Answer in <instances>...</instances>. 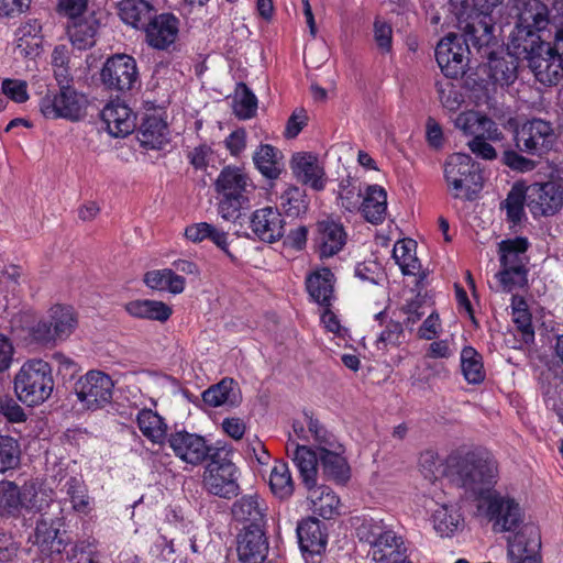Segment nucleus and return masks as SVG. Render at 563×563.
Masks as SVG:
<instances>
[{
    "label": "nucleus",
    "mask_w": 563,
    "mask_h": 563,
    "mask_svg": "<svg viewBox=\"0 0 563 563\" xmlns=\"http://www.w3.org/2000/svg\"><path fill=\"white\" fill-rule=\"evenodd\" d=\"M42 25L37 20H30L16 30L14 53L24 58H33L40 54L42 46Z\"/></svg>",
    "instance_id": "33"
},
{
    "label": "nucleus",
    "mask_w": 563,
    "mask_h": 563,
    "mask_svg": "<svg viewBox=\"0 0 563 563\" xmlns=\"http://www.w3.org/2000/svg\"><path fill=\"white\" fill-rule=\"evenodd\" d=\"M529 242L526 238H515L499 243L501 267L527 268V251Z\"/></svg>",
    "instance_id": "40"
},
{
    "label": "nucleus",
    "mask_w": 563,
    "mask_h": 563,
    "mask_svg": "<svg viewBox=\"0 0 563 563\" xmlns=\"http://www.w3.org/2000/svg\"><path fill=\"white\" fill-rule=\"evenodd\" d=\"M101 81L109 89L118 92L132 90L139 82L136 60L125 54L109 57L101 69Z\"/></svg>",
    "instance_id": "12"
},
{
    "label": "nucleus",
    "mask_w": 563,
    "mask_h": 563,
    "mask_svg": "<svg viewBox=\"0 0 563 563\" xmlns=\"http://www.w3.org/2000/svg\"><path fill=\"white\" fill-rule=\"evenodd\" d=\"M358 539L371 545L374 561L379 563H399L406 559L407 547L401 536H398L383 520L364 519L356 529Z\"/></svg>",
    "instance_id": "4"
},
{
    "label": "nucleus",
    "mask_w": 563,
    "mask_h": 563,
    "mask_svg": "<svg viewBox=\"0 0 563 563\" xmlns=\"http://www.w3.org/2000/svg\"><path fill=\"white\" fill-rule=\"evenodd\" d=\"M308 499L311 504V510L313 514L327 520L332 519L340 514V498L330 487L324 485H314L311 488H308Z\"/></svg>",
    "instance_id": "35"
},
{
    "label": "nucleus",
    "mask_w": 563,
    "mask_h": 563,
    "mask_svg": "<svg viewBox=\"0 0 563 563\" xmlns=\"http://www.w3.org/2000/svg\"><path fill=\"white\" fill-rule=\"evenodd\" d=\"M291 170L297 180L311 187L316 191L324 189L327 184L325 173L319 165L316 155L310 153H296L291 158Z\"/></svg>",
    "instance_id": "27"
},
{
    "label": "nucleus",
    "mask_w": 563,
    "mask_h": 563,
    "mask_svg": "<svg viewBox=\"0 0 563 563\" xmlns=\"http://www.w3.org/2000/svg\"><path fill=\"white\" fill-rule=\"evenodd\" d=\"M512 320L517 329L521 332L522 340L528 343L533 340L534 331L531 324V314L528 311L527 303L522 298H512Z\"/></svg>",
    "instance_id": "56"
},
{
    "label": "nucleus",
    "mask_w": 563,
    "mask_h": 563,
    "mask_svg": "<svg viewBox=\"0 0 563 563\" xmlns=\"http://www.w3.org/2000/svg\"><path fill=\"white\" fill-rule=\"evenodd\" d=\"M494 24L488 16L471 19L464 27L463 36L450 34L435 47V59L448 78L463 76L468 64L471 47L481 55L482 49L494 41Z\"/></svg>",
    "instance_id": "1"
},
{
    "label": "nucleus",
    "mask_w": 563,
    "mask_h": 563,
    "mask_svg": "<svg viewBox=\"0 0 563 563\" xmlns=\"http://www.w3.org/2000/svg\"><path fill=\"white\" fill-rule=\"evenodd\" d=\"M363 196V191L357 180L347 176L340 181L338 189V200L340 207L345 211H357L360 209V202Z\"/></svg>",
    "instance_id": "52"
},
{
    "label": "nucleus",
    "mask_w": 563,
    "mask_h": 563,
    "mask_svg": "<svg viewBox=\"0 0 563 563\" xmlns=\"http://www.w3.org/2000/svg\"><path fill=\"white\" fill-rule=\"evenodd\" d=\"M454 125L470 139H489L493 142L504 140V133L498 124L492 118L478 111L468 110L459 113L454 120Z\"/></svg>",
    "instance_id": "19"
},
{
    "label": "nucleus",
    "mask_w": 563,
    "mask_h": 563,
    "mask_svg": "<svg viewBox=\"0 0 563 563\" xmlns=\"http://www.w3.org/2000/svg\"><path fill=\"white\" fill-rule=\"evenodd\" d=\"M453 481L471 497L484 500L497 483V463L487 452L454 453L448 459Z\"/></svg>",
    "instance_id": "2"
},
{
    "label": "nucleus",
    "mask_w": 563,
    "mask_h": 563,
    "mask_svg": "<svg viewBox=\"0 0 563 563\" xmlns=\"http://www.w3.org/2000/svg\"><path fill=\"white\" fill-rule=\"evenodd\" d=\"M167 442L178 459L194 466L200 465L213 455L212 448L206 439L196 433L177 431L168 437Z\"/></svg>",
    "instance_id": "18"
},
{
    "label": "nucleus",
    "mask_w": 563,
    "mask_h": 563,
    "mask_svg": "<svg viewBox=\"0 0 563 563\" xmlns=\"http://www.w3.org/2000/svg\"><path fill=\"white\" fill-rule=\"evenodd\" d=\"M269 486L274 495L287 498L292 495L294 483L286 463L277 462L269 475Z\"/></svg>",
    "instance_id": "54"
},
{
    "label": "nucleus",
    "mask_w": 563,
    "mask_h": 563,
    "mask_svg": "<svg viewBox=\"0 0 563 563\" xmlns=\"http://www.w3.org/2000/svg\"><path fill=\"white\" fill-rule=\"evenodd\" d=\"M461 368L464 378L470 384H481L485 379V371L481 354L472 346H465L461 352Z\"/></svg>",
    "instance_id": "48"
},
{
    "label": "nucleus",
    "mask_w": 563,
    "mask_h": 563,
    "mask_svg": "<svg viewBox=\"0 0 563 563\" xmlns=\"http://www.w3.org/2000/svg\"><path fill=\"white\" fill-rule=\"evenodd\" d=\"M137 426L144 437L154 443H161L166 435V424L161 416L151 409L141 410L136 417Z\"/></svg>",
    "instance_id": "47"
},
{
    "label": "nucleus",
    "mask_w": 563,
    "mask_h": 563,
    "mask_svg": "<svg viewBox=\"0 0 563 563\" xmlns=\"http://www.w3.org/2000/svg\"><path fill=\"white\" fill-rule=\"evenodd\" d=\"M507 558L510 563H542L541 537L532 526L507 538Z\"/></svg>",
    "instance_id": "17"
},
{
    "label": "nucleus",
    "mask_w": 563,
    "mask_h": 563,
    "mask_svg": "<svg viewBox=\"0 0 563 563\" xmlns=\"http://www.w3.org/2000/svg\"><path fill=\"white\" fill-rule=\"evenodd\" d=\"M462 522L461 514L453 506L442 505L433 514V527L441 537H451Z\"/></svg>",
    "instance_id": "46"
},
{
    "label": "nucleus",
    "mask_w": 563,
    "mask_h": 563,
    "mask_svg": "<svg viewBox=\"0 0 563 563\" xmlns=\"http://www.w3.org/2000/svg\"><path fill=\"white\" fill-rule=\"evenodd\" d=\"M267 505L258 495H245L232 506V516L236 521L247 523L244 528L266 526Z\"/></svg>",
    "instance_id": "30"
},
{
    "label": "nucleus",
    "mask_w": 563,
    "mask_h": 563,
    "mask_svg": "<svg viewBox=\"0 0 563 563\" xmlns=\"http://www.w3.org/2000/svg\"><path fill=\"white\" fill-rule=\"evenodd\" d=\"M113 387V380L108 374L89 371L76 383L75 391L87 409L97 410L111 402Z\"/></svg>",
    "instance_id": "13"
},
{
    "label": "nucleus",
    "mask_w": 563,
    "mask_h": 563,
    "mask_svg": "<svg viewBox=\"0 0 563 563\" xmlns=\"http://www.w3.org/2000/svg\"><path fill=\"white\" fill-rule=\"evenodd\" d=\"M118 9L121 20L135 29H144L156 12L146 0H122Z\"/></svg>",
    "instance_id": "37"
},
{
    "label": "nucleus",
    "mask_w": 563,
    "mask_h": 563,
    "mask_svg": "<svg viewBox=\"0 0 563 563\" xmlns=\"http://www.w3.org/2000/svg\"><path fill=\"white\" fill-rule=\"evenodd\" d=\"M444 179L455 199L472 201L483 188L478 165L465 153H453L443 166Z\"/></svg>",
    "instance_id": "5"
},
{
    "label": "nucleus",
    "mask_w": 563,
    "mask_h": 563,
    "mask_svg": "<svg viewBox=\"0 0 563 563\" xmlns=\"http://www.w3.org/2000/svg\"><path fill=\"white\" fill-rule=\"evenodd\" d=\"M320 464L323 473L331 479L344 483L350 477V467L342 455L341 449H328L319 453Z\"/></svg>",
    "instance_id": "43"
},
{
    "label": "nucleus",
    "mask_w": 563,
    "mask_h": 563,
    "mask_svg": "<svg viewBox=\"0 0 563 563\" xmlns=\"http://www.w3.org/2000/svg\"><path fill=\"white\" fill-rule=\"evenodd\" d=\"M178 26L179 21L174 14L163 13L157 15L155 12L143 29L146 42L153 48L166 49L175 43L178 36Z\"/></svg>",
    "instance_id": "22"
},
{
    "label": "nucleus",
    "mask_w": 563,
    "mask_h": 563,
    "mask_svg": "<svg viewBox=\"0 0 563 563\" xmlns=\"http://www.w3.org/2000/svg\"><path fill=\"white\" fill-rule=\"evenodd\" d=\"M307 420L308 432L310 433V440L318 444L319 453L323 452L328 449H341V444L338 442L336 438L330 433L320 422L319 420L312 418V416L305 415Z\"/></svg>",
    "instance_id": "57"
},
{
    "label": "nucleus",
    "mask_w": 563,
    "mask_h": 563,
    "mask_svg": "<svg viewBox=\"0 0 563 563\" xmlns=\"http://www.w3.org/2000/svg\"><path fill=\"white\" fill-rule=\"evenodd\" d=\"M101 118L109 134L114 137L126 136L135 128V117L132 110L119 100L109 102L102 109Z\"/></svg>",
    "instance_id": "28"
},
{
    "label": "nucleus",
    "mask_w": 563,
    "mask_h": 563,
    "mask_svg": "<svg viewBox=\"0 0 563 563\" xmlns=\"http://www.w3.org/2000/svg\"><path fill=\"white\" fill-rule=\"evenodd\" d=\"M484 507L495 532L515 531L523 521L520 505L514 498L499 493L494 492L482 500L478 509L482 510Z\"/></svg>",
    "instance_id": "10"
},
{
    "label": "nucleus",
    "mask_w": 563,
    "mask_h": 563,
    "mask_svg": "<svg viewBox=\"0 0 563 563\" xmlns=\"http://www.w3.org/2000/svg\"><path fill=\"white\" fill-rule=\"evenodd\" d=\"M437 89L441 103L450 111L457 110L464 101L462 93L452 82H438Z\"/></svg>",
    "instance_id": "62"
},
{
    "label": "nucleus",
    "mask_w": 563,
    "mask_h": 563,
    "mask_svg": "<svg viewBox=\"0 0 563 563\" xmlns=\"http://www.w3.org/2000/svg\"><path fill=\"white\" fill-rule=\"evenodd\" d=\"M548 42L541 38V33L520 27L515 24L507 44V49L518 59L529 60L540 49H547Z\"/></svg>",
    "instance_id": "29"
},
{
    "label": "nucleus",
    "mask_w": 563,
    "mask_h": 563,
    "mask_svg": "<svg viewBox=\"0 0 563 563\" xmlns=\"http://www.w3.org/2000/svg\"><path fill=\"white\" fill-rule=\"evenodd\" d=\"M496 275L505 291H512L517 287H523L528 282V269L519 267H501Z\"/></svg>",
    "instance_id": "59"
},
{
    "label": "nucleus",
    "mask_w": 563,
    "mask_h": 563,
    "mask_svg": "<svg viewBox=\"0 0 563 563\" xmlns=\"http://www.w3.org/2000/svg\"><path fill=\"white\" fill-rule=\"evenodd\" d=\"M69 563H98V551L95 541H78L68 554Z\"/></svg>",
    "instance_id": "60"
},
{
    "label": "nucleus",
    "mask_w": 563,
    "mask_h": 563,
    "mask_svg": "<svg viewBox=\"0 0 563 563\" xmlns=\"http://www.w3.org/2000/svg\"><path fill=\"white\" fill-rule=\"evenodd\" d=\"M21 449L16 439L0 435V473L15 468L20 463Z\"/></svg>",
    "instance_id": "58"
},
{
    "label": "nucleus",
    "mask_w": 563,
    "mask_h": 563,
    "mask_svg": "<svg viewBox=\"0 0 563 563\" xmlns=\"http://www.w3.org/2000/svg\"><path fill=\"white\" fill-rule=\"evenodd\" d=\"M269 545L265 527L243 528L236 538V552L241 563H263Z\"/></svg>",
    "instance_id": "21"
},
{
    "label": "nucleus",
    "mask_w": 563,
    "mask_h": 563,
    "mask_svg": "<svg viewBox=\"0 0 563 563\" xmlns=\"http://www.w3.org/2000/svg\"><path fill=\"white\" fill-rule=\"evenodd\" d=\"M514 142L517 151L542 157L553 148L556 134L551 122L533 118L516 128Z\"/></svg>",
    "instance_id": "7"
},
{
    "label": "nucleus",
    "mask_w": 563,
    "mask_h": 563,
    "mask_svg": "<svg viewBox=\"0 0 563 563\" xmlns=\"http://www.w3.org/2000/svg\"><path fill=\"white\" fill-rule=\"evenodd\" d=\"M62 492L68 496L73 509L80 514H88L90 510L89 496L87 488L81 478L71 476L69 477L62 487Z\"/></svg>",
    "instance_id": "53"
},
{
    "label": "nucleus",
    "mask_w": 563,
    "mask_h": 563,
    "mask_svg": "<svg viewBox=\"0 0 563 563\" xmlns=\"http://www.w3.org/2000/svg\"><path fill=\"white\" fill-rule=\"evenodd\" d=\"M357 211H361L364 219L372 224L383 223L387 213L386 190L379 185H368Z\"/></svg>",
    "instance_id": "32"
},
{
    "label": "nucleus",
    "mask_w": 563,
    "mask_h": 563,
    "mask_svg": "<svg viewBox=\"0 0 563 563\" xmlns=\"http://www.w3.org/2000/svg\"><path fill=\"white\" fill-rule=\"evenodd\" d=\"M245 200V197L222 195L218 203L219 216L224 221L235 222L241 216V208Z\"/></svg>",
    "instance_id": "61"
},
{
    "label": "nucleus",
    "mask_w": 563,
    "mask_h": 563,
    "mask_svg": "<svg viewBox=\"0 0 563 563\" xmlns=\"http://www.w3.org/2000/svg\"><path fill=\"white\" fill-rule=\"evenodd\" d=\"M516 25L543 33L551 24L550 10L541 0H515Z\"/></svg>",
    "instance_id": "25"
},
{
    "label": "nucleus",
    "mask_w": 563,
    "mask_h": 563,
    "mask_svg": "<svg viewBox=\"0 0 563 563\" xmlns=\"http://www.w3.org/2000/svg\"><path fill=\"white\" fill-rule=\"evenodd\" d=\"M233 112L241 120L252 119L257 112V98L244 82L235 87Z\"/></svg>",
    "instance_id": "50"
},
{
    "label": "nucleus",
    "mask_w": 563,
    "mask_h": 563,
    "mask_svg": "<svg viewBox=\"0 0 563 563\" xmlns=\"http://www.w3.org/2000/svg\"><path fill=\"white\" fill-rule=\"evenodd\" d=\"M16 398L27 407L45 402L54 389L52 366L42 358H32L22 364L13 378Z\"/></svg>",
    "instance_id": "3"
},
{
    "label": "nucleus",
    "mask_w": 563,
    "mask_h": 563,
    "mask_svg": "<svg viewBox=\"0 0 563 563\" xmlns=\"http://www.w3.org/2000/svg\"><path fill=\"white\" fill-rule=\"evenodd\" d=\"M202 400L210 407L233 408L241 404L242 396L238 383L233 378L225 377L206 389L202 393Z\"/></svg>",
    "instance_id": "31"
},
{
    "label": "nucleus",
    "mask_w": 563,
    "mask_h": 563,
    "mask_svg": "<svg viewBox=\"0 0 563 563\" xmlns=\"http://www.w3.org/2000/svg\"><path fill=\"white\" fill-rule=\"evenodd\" d=\"M1 91L16 103L25 102L29 99L27 84L24 80L7 78L1 84Z\"/></svg>",
    "instance_id": "63"
},
{
    "label": "nucleus",
    "mask_w": 563,
    "mask_h": 563,
    "mask_svg": "<svg viewBox=\"0 0 563 563\" xmlns=\"http://www.w3.org/2000/svg\"><path fill=\"white\" fill-rule=\"evenodd\" d=\"M507 218L512 223H519L525 216V206L528 207L527 188L514 186L505 202Z\"/></svg>",
    "instance_id": "55"
},
{
    "label": "nucleus",
    "mask_w": 563,
    "mask_h": 563,
    "mask_svg": "<svg viewBox=\"0 0 563 563\" xmlns=\"http://www.w3.org/2000/svg\"><path fill=\"white\" fill-rule=\"evenodd\" d=\"M527 62L536 79L543 85H556L563 77V63L550 43L547 44V49H540Z\"/></svg>",
    "instance_id": "26"
},
{
    "label": "nucleus",
    "mask_w": 563,
    "mask_h": 563,
    "mask_svg": "<svg viewBox=\"0 0 563 563\" xmlns=\"http://www.w3.org/2000/svg\"><path fill=\"white\" fill-rule=\"evenodd\" d=\"M77 319L71 307L55 305L47 311V318L31 329L32 339L40 344H49L68 338L75 330Z\"/></svg>",
    "instance_id": "8"
},
{
    "label": "nucleus",
    "mask_w": 563,
    "mask_h": 563,
    "mask_svg": "<svg viewBox=\"0 0 563 563\" xmlns=\"http://www.w3.org/2000/svg\"><path fill=\"white\" fill-rule=\"evenodd\" d=\"M347 241V233L339 220L331 217L319 220L313 231V247L320 258H330L340 253Z\"/></svg>",
    "instance_id": "16"
},
{
    "label": "nucleus",
    "mask_w": 563,
    "mask_h": 563,
    "mask_svg": "<svg viewBox=\"0 0 563 563\" xmlns=\"http://www.w3.org/2000/svg\"><path fill=\"white\" fill-rule=\"evenodd\" d=\"M144 283L152 289L167 290L181 294L185 289V278L172 268L150 271L144 275Z\"/></svg>",
    "instance_id": "44"
},
{
    "label": "nucleus",
    "mask_w": 563,
    "mask_h": 563,
    "mask_svg": "<svg viewBox=\"0 0 563 563\" xmlns=\"http://www.w3.org/2000/svg\"><path fill=\"white\" fill-rule=\"evenodd\" d=\"M527 188L528 209L534 218L551 217L563 206V187L555 181L533 183Z\"/></svg>",
    "instance_id": "15"
},
{
    "label": "nucleus",
    "mask_w": 563,
    "mask_h": 563,
    "mask_svg": "<svg viewBox=\"0 0 563 563\" xmlns=\"http://www.w3.org/2000/svg\"><path fill=\"white\" fill-rule=\"evenodd\" d=\"M0 413L10 422H23L26 415L23 408L12 397L4 395L0 397Z\"/></svg>",
    "instance_id": "64"
},
{
    "label": "nucleus",
    "mask_w": 563,
    "mask_h": 563,
    "mask_svg": "<svg viewBox=\"0 0 563 563\" xmlns=\"http://www.w3.org/2000/svg\"><path fill=\"white\" fill-rule=\"evenodd\" d=\"M302 483L307 488L317 484L318 463L320 462L317 453L305 444H296L292 457Z\"/></svg>",
    "instance_id": "39"
},
{
    "label": "nucleus",
    "mask_w": 563,
    "mask_h": 563,
    "mask_svg": "<svg viewBox=\"0 0 563 563\" xmlns=\"http://www.w3.org/2000/svg\"><path fill=\"white\" fill-rule=\"evenodd\" d=\"M63 518L57 515L42 514L36 522L34 543L45 554H59L64 550V540L60 537Z\"/></svg>",
    "instance_id": "24"
},
{
    "label": "nucleus",
    "mask_w": 563,
    "mask_h": 563,
    "mask_svg": "<svg viewBox=\"0 0 563 563\" xmlns=\"http://www.w3.org/2000/svg\"><path fill=\"white\" fill-rule=\"evenodd\" d=\"M278 150L269 144H262L253 155V161L260 173L268 179H276L283 168L278 158Z\"/></svg>",
    "instance_id": "45"
},
{
    "label": "nucleus",
    "mask_w": 563,
    "mask_h": 563,
    "mask_svg": "<svg viewBox=\"0 0 563 563\" xmlns=\"http://www.w3.org/2000/svg\"><path fill=\"white\" fill-rule=\"evenodd\" d=\"M415 249L412 240H401L394 245L393 257L404 275H415L420 268Z\"/></svg>",
    "instance_id": "49"
},
{
    "label": "nucleus",
    "mask_w": 563,
    "mask_h": 563,
    "mask_svg": "<svg viewBox=\"0 0 563 563\" xmlns=\"http://www.w3.org/2000/svg\"><path fill=\"white\" fill-rule=\"evenodd\" d=\"M334 275L323 267L310 274L306 279L307 290L313 301L330 307L333 298Z\"/></svg>",
    "instance_id": "34"
},
{
    "label": "nucleus",
    "mask_w": 563,
    "mask_h": 563,
    "mask_svg": "<svg viewBox=\"0 0 563 563\" xmlns=\"http://www.w3.org/2000/svg\"><path fill=\"white\" fill-rule=\"evenodd\" d=\"M48 501L35 490L34 485H24L20 488L10 481L0 482V515L16 517L21 509L42 511Z\"/></svg>",
    "instance_id": "11"
},
{
    "label": "nucleus",
    "mask_w": 563,
    "mask_h": 563,
    "mask_svg": "<svg viewBox=\"0 0 563 563\" xmlns=\"http://www.w3.org/2000/svg\"><path fill=\"white\" fill-rule=\"evenodd\" d=\"M86 106V97L78 93L73 87L65 85H62L59 89H48L38 103L44 118L69 121H78L84 118Z\"/></svg>",
    "instance_id": "6"
},
{
    "label": "nucleus",
    "mask_w": 563,
    "mask_h": 563,
    "mask_svg": "<svg viewBox=\"0 0 563 563\" xmlns=\"http://www.w3.org/2000/svg\"><path fill=\"white\" fill-rule=\"evenodd\" d=\"M125 311L133 318L165 322L173 313L172 308L163 301L136 299L124 305Z\"/></svg>",
    "instance_id": "38"
},
{
    "label": "nucleus",
    "mask_w": 563,
    "mask_h": 563,
    "mask_svg": "<svg viewBox=\"0 0 563 563\" xmlns=\"http://www.w3.org/2000/svg\"><path fill=\"white\" fill-rule=\"evenodd\" d=\"M284 227L285 221L277 208L265 207L252 213L251 229L265 243L279 241L285 234Z\"/></svg>",
    "instance_id": "23"
},
{
    "label": "nucleus",
    "mask_w": 563,
    "mask_h": 563,
    "mask_svg": "<svg viewBox=\"0 0 563 563\" xmlns=\"http://www.w3.org/2000/svg\"><path fill=\"white\" fill-rule=\"evenodd\" d=\"M279 206L288 217H299L307 212L309 200L305 190L296 186L288 187L279 198Z\"/></svg>",
    "instance_id": "51"
},
{
    "label": "nucleus",
    "mask_w": 563,
    "mask_h": 563,
    "mask_svg": "<svg viewBox=\"0 0 563 563\" xmlns=\"http://www.w3.org/2000/svg\"><path fill=\"white\" fill-rule=\"evenodd\" d=\"M202 483L208 493L224 499L236 497L240 492L235 465L230 460L221 457L219 451L211 455Z\"/></svg>",
    "instance_id": "9"
},
{
    "label": "nucleus",
    "mask_w": 563,
    "mask_h": 563,
    "mask_svg": "<svg viewBox=\"0 0 563 563\" xmlns=\"http://www.w3.org/2000/svg\"><path fill=\"white\" fill-rule=\"evenodd\" d=\"M249 177L238 167L227 166L216 180V190L221 195L244 197Z\"/></svg>",
    "instance_id": "42"
},
{
    "label": "nucleus",
    "mask_w": 563,
    "mask_h": 563,
    "mask_svg": "<svg viewBox=\"0 0 563 563\" xmlns=\"http://www.w3.org/2000/svg\"><path fill=\"white\" fill-rule=\"evenodd\" d=\"M495 45L494 40L487 46V51L482 49L481 57H486L488 62L479 66V71L487 76V82L500 86L511 85L517 79L518 58L508 49L498 54L493 49Z\"/></svg>",
    "instance_id": "14"
},
{
    "label": "nucleus",
    "mask_w": 563,
    "mask_h": 563,
    "mask_svg": "<svg viewBox=\"0 0 563 563\" xmlns=\"http://www.w3.org/2000/svg\"><path fill=\"white\" fill-rule=\"evenodd\" d=\"M99 23L95 18L73 19L67 27L70 42L78 49H87L95 45Z\"/></svg>",
    "instance_id": "41"
},
{
    "label": "nucleus",
    "mask_w": 563,
    "mask_h": 563,
    "mask_svg": "<svg viewBox=\"0 0 563 563\" xmlns=\"http://www.w3.org/2000/svg\"><path fill=\"white\" fill-rule=\"evenodd\" d=\"M297 537L301 552L308 561L323 558L328 543V536L321 522L314 517L302 519L297 526Z\"/></svg>",
    "instance_id": "20"
},
{
    "label": "nucleus",
    "mask_w": 563,
    "mask_h": 563,
    "mask_svg": "<svg viewBox=\"0 0 563 563\" xmlns=\"http://www.w3.org/2000/svg\"><path fill=\"white\" fill-rule=\"evenodd\" d=\"M137 135L142 146L153 150L162 148L167 142V124L159 115H145Z\"/></svg>",
    "instance_id": "36"
}]
</instances>
